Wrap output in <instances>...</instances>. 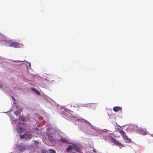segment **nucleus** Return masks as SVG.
Segmentation results:
<instances>
[{
	"mask_svg": "<svg viewBox=\"0 0 153 153\" xmlns=\"http://www.w3.org/2000/svg\"><path fill=\"white\" fill-rule=\"evenodd\" d=\"M112 141L113 143H114L115 145H116L117 146H121V143H120L118 140H117L113 138L112 139Z\"/></svg>",
	"mask_w": 153,
	"mask_h": 153,
	"instance_id": "39448f33",
	"label": "nucleus"
},
{
	"mask_svg": "<svg viewBox=\"0 0 153 153\" xmlns=\"http://www.w3.org/2000/svg\"><path fill=\"white\" fill-rule=\"evenodd\" d=\"M30 89L31 90L34 91L36 94L38 95H39L40 94V92L37 90H36L35 88H31Z\"/></svg>",
	"mask_w": 153,
	"mask_h": 153,
	"instance_id": "6e6552de",
	"label": "nucleus"
},
{
	"mask_svg": "<svg viewBox=\"0 0 153 153\" xmlns=\"http://www.w3.org/2000/svg\"><path fill=\"white\" fill-rule=\"evenodd\" d=\"M49 152L50 153H56V152L55 150L53 149H50Z\"/></svg>",
	"mask_w": 153,
	"mask_h": 153,
	"instance_id": "dca6fc26",
	"label": "nucleus"
},
{
	"mask_svg": "<svg viewBox=\"0 0 153 153\" xmlns=\"http://www.w3.org/2000/svg\"><path fill=\"white\" fill-rule=\"evenodd\" d=\"M12 99L13 100H15V98H14V97L13 96H12Z\"/></svg>",
	"mask_w": 153,
	"mask_h": 153,
	"instance_id": "412c9836",
	"label": "nucleus"
},
{
	"mask_svg": "<svg viewBox=\"0 0 153 153\" xmlns=\"http://www.w3.org/2000/svg\"><path fill=\"white\" fill-rule=\"evenodd\" d=\"M72 148V145H69L68 147L66 149V151L68 152H71Z\"/></svg>",
	"mask_w": 153,
	"mask_h": 153,
	"instance_id": "1a4fd4ad",
	"label": "nucleus"
},
{
	"mask_svg": "<svg viewBox=\"0 0 153 153\" xmlns=\"http://www.w3.org/2000/svg\"><path fill=\"white\" fill-rule=\"evenodd\" d=\"M119 132L121 134L124 140H125L128 137L126 135V133L124 131H123L121 129H120L119 130Z\"/></svg>",
	"mask_w": 153,
	"mask_h": 153,
	"instance_id": "f03ea898",
	"label": "nucleus"
},
{
	"mask_svg": "<svg viewBox=\"0 0 153 153\" xmlns=\"http://www.w3.org/2000/svg\"><path fill=\"white\" fill-rule=\"evenodd\" d=\"M61 142L64 143H66L67 142V141L66 140V139L65 138H62L61 140Z\"/></svg>",
	"mask_w": 153,
	"mask_h": 153,
	"instance_id": "4468645a",
	"label": "nucleus"
},
{
	"mask_svg": "<svg viewBox=\"0 0 153 153\" xmlns=\"http://www.w3.org/2000/svg\"><path fill=\"white\" fill-rule=\"evenodd\" d=\"M113 109L114 111L117 112L118 111L121 110H122V108L120 107L116 106L114 107Z\"/></svg>",
	"mask_w": 153,
	"mask_h": 153,
	"instance_id": "423d86ee",
	"label": "nucleus"
},
{
	"mask_svg": "<svg viewBox=\"0 0 153 153\" xmlns=\"http://www.w3.org/2000/svg\"><path fill=\"white\" fill-rule=\"evenodd\" d=\"M17 131L19 133H22L25 131L26 129L25 128L19 127L17 128Z\"/></svg>",
	"mask_w": 153,
	"mask_h": 153,
	"instance_id": "20e7f679",
	"label": "nucleus"
},
{
	"mask_svg": "<svg viewBox=\"0 0 153 153\" xmlns=\"http://www.w3.org/2000/svg\"><path fill=\"white\" fill-rule=\"evenodd\" d=\"M27 132H26L23 135H20V138L21 139H24L25 138H26L25 135H27Z\"/></svg>",
	"mask_w": 153,
	"mask_h": 153,
	"instance_id": "9b49d317",
	"label": "nucleus"
},
{
	"mask_svg": "<svg viewBox=\"0 0 153 153\" xmlns=\"http://www.w3.org/2000/svg\"><path fill=\"white\" fill-rule=\"evenodd\" d=\"M48 138L51 141L53 142L54 139L49 134H48Z\"/></svg>",
	"mask_w": 153,
	"mask_h": 153,
	"instance_id": "f8f14e48",
	"label": "nucleus"
},
{
	"mask_svg": "<svg viewBox=\"0 0 153 153\" xmlns=\"http://www.w3.org/2000/svg\"><path fill=\"white\" fill-rule=\"evenodd\" d=\"M73 145H72V148H73ZM71 152L72 153H73V150H74V149L73 148H72V149H71Z\"/></svg>",
	"mask_w": 153,
	"mask_h": 153,
	"instance_id": "6ab92c4d",
	"label": "nucleus"
},
{
	"mask_svg": "<svg viewBox=\"0 0 153 153\" xmlns=\"http://www.w3.org/2000/svg\"><path fill=\"white\" fill-rule=\"evenodd\" d=\"M31 135L30 132H27V135H25V137L27 138L31 136Z\"/></svg>",
	"mask_w": 153,
	"mask_h": 153,
	"instance_id": "2eb2a0df",
	"label": "nucleus"
},
{
	"mask_svg": "<svg viewBox=\"0 0 153 153\" xmlns=\"http://www.w3.org/2000/svg\"><path fill=\"white\" fill-rule=\"evenodd\" d=\"M42 153H48L47 150H44L42 151Z\"/></svg>",
	"mask_w": 153,
	"mask_h": 153,
	"instance_id": "a211bd4d",
	"label": "nucleus"
},
{
	"mask_svg": "<svg viewBox=\"0 0 153 153\" xmlns=\"http://www.w3.org/2000/svg\"><path fill=\"white\" fill-rule=\"evenodd\" d=\"M73 148L74 149V150L73 151V153H74L76 152H77L78 151L79 149V148L77 146L75 145H73Z\"/></svg>",
	"mask_w": 153,
	"mask_h": 153,
	"instance_id": "0eeeda50",
	"label": "nucleus"
},
{
	"mask_svg": "<svg viewBox=\"0 0 153 153\" xmlns=\"http://www.w3.org/2000/svg\"><path fill=\"white\" fill-rule=\"evenodd\" d=\"M7 46L13 47L15 48H19V44L15 42H10L7 43Z\"/></svg>",
	"mask_w": 153,
	"mask_h": 153,
	"instance_id": "f257e3e1",
	"label": "nucleus"
},
{
	"mask_svg": "<svg viewBox=\"0 0 153 153\" xmlns=\"http://www.w3.org/2000/svg\"><path fill=\"white\" fill-rule=\"evenodd\" d=\"M0 87H1L0 86Z\"/></svg>",
	"mask_w": 153,
	"mask_h": 153,
	"instance_id": "4be33fe9",
	"label": "nucleus"
},
{
	"mask_svg": "<svg viewBox=\"0 0 153 153\" xmlns=\"http://www.w3.org/2000/svg\"><path fill=\"white\" fill-rule=\"evenodd\" d=\"M138 130L140 133L142 135H146L147 134L146 129V128L145 129H143L141 128H140L138 129Z\"/></svg>",
	"mask_w": 153,
	"mask_h": 153,
	"instance_id": "7ed1b4c3",
	"label": "nucleus"
},
{
	"mask_svg": "<svg viewBox=\"0 0 153 153\" xmlns=\"http://www.w3.org/2000/svg\"><path fill=\"white\" fill-rule=\"evenodd\" d=\"M34 142L36 144V145H37L39 143V142L38 140H35Z\"/></svg>",
	"mask_w": 153,
	"mask_h": 153,
	"instance_id": "f3484780",
	"label": "nucleus"
},
{
	"mask_svg": "<svg viewBox=\"0 0 153 153\" xmlns=\"http://www.w3.org/2000/svg\"><path fill=\"white\" fill-rule=\"evenodd\" d=\"M19 120L20 121H22V123H24L26 121L24 117H21L20 118Z\"/></svg>",
	"mask_w": 153,
	"mask_h": 153,
	"instance_id": "9d476101",
	"label": "nucleus"
},
{
	"mask_svg": "<svg viewBox=\"0 0 153 153\" xmlns=\"http://www.w3.org/2000/svg\"><path fill=\"white\" fill-rule=\"evenodd\" d=\"M150 137L151 138H152L153 137V134L151 136H150Z\"/></svg>",
	"mask_w": 153,
	"mask_h": 153,
	"instance_id": "aec40b11",
	"label": "nucleus"
},
{
	"mask_svg": "<svg viewBox=\"0 0 153 153\" xmlns=\"http://www.w3.org/2000/svg\"><path fill=\"white\" fill-rule=\"evenodd\" d=\"M125 140L126 143H130L131 142V139L128 138V137Z\"/></svg>",
	"mask_w": 153,
	"mask_h": 153,
	"instance_id": "ddd939ff",
	"label": "nucleus"
}]
</instances>
